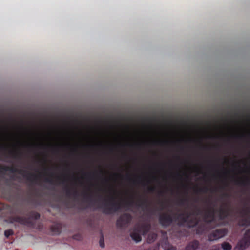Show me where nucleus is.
Instances as JSON below:
<instances>
[{
  "instance_id": "1",
  "label": "nucleus",
  "mask_w": 250,
  "mask_h": 250,
  "mask_svg": "<svg viewBox=\"0 0 250 250\" xmlns=\"http://www.w3.org/2000/svg\"><path fill=\"white\" fill-rule=\"evenodd\" d=\"M184 222H191V225H196L201 219L207 222H210L214 218V210L212 208H201L198 207L194 206L189 210L186 211L181 214V217Z\"/></svg>"
},
{
  "instance_id": "2",
  "label": "nucleus",
  "mask_w": 250,
  "mask_h": 250,
  "mask_svg": "<svg viewBox=\"0 0 250 250\" xmlns=\"http://www.w3.org/2000/svg\"><path fill=\"white\" fill-rule=\"evenodd\" d=\"M99 199L103 208L108 213L115 212L121 208L122 203L117 201V197L114 191H110L105 196L100 195Z\"/></svg>"
},
{
  "instance_id": "3",
  "label": "nucleus",
  "mask_w": 250,
  "mask_h": 250,
  "mask_svg": "<svg viewBox=\"0 0 250 250\" xmlns=\"http://www.w3.org/2000/svg\"><path fill=\"white\" fill-rule=\"evenodd\" d=\"M151 228L150 224L147 222H143L137 225L130 233L132 239L139 242L142 240L141 235H146Z\"/></svg>"
},
{
  "instance_id": "4",
  "label": "nucleus",
  "mask_w": 250,
  "mask_h": 250,
  "mask_svg": "<svg viewBox=\"0 0 250 250\" xmlns=\"http://www.w3.org/2000/svg\"><path fill=\"white\" fill-rule=\"evenodd\" d=\"M40 217V214L36 212H32L28 218L15 216L12 218V222H17L21 224L30 226L33 224L32 219H38Z\"/></svg>"
},
{
  "instance_id": "5",
  "label": "nucleus",
  "mask_w": 250,
  "mask_h": 250,
  "mask_svg": "<svg viewBox=\"0 0 250 250\" xmlns=\"http://www.w3.org/2000/svg\"><path fill=\"white\" fill-rule=\"evenodd\" d=\"M250 245V228L245 232L243 238L238 242L234 250H243Z\"/></svg>"
},
{
  "instance_id": "6",
  "label": "nucleus",
  "mask_w": 250,
  "mask_h": 250,
  "mask_svg": "<svg viewBox=\"0 0 250 250\" xmlns=\"http://www.w3.org/2000/svg\"><path fill=\"white\" fill-rule=\"evenodd\" d=\"M227 234V230L225 229H218L212 231L208 235V240L210 241L217 240L224 237Z\"/></svg>"
},
{
  "instance_id": "7",
  "label": "nucleus",
  "mask_w": 250,
  "mask_h": 250,
  "mask_svg": "<svg viewBox=\"0 0 250 250\" xmlns=\"http://www.w3.org/2000/svg\"><path fill=\"white\" fill-rule=\"evenodd\" d=\"M173 212L169 211L167 213H162L159 217V221L163 226H167L170 224L172 221Z\"/></svg>"
},
{
  "instance_id": "8",
  "label": "nucleus",
  "mask_w": 250,
  "mask_h": 250,
  "mask_svg": "<svg viewBox=\"0 0 250 250\" xmlns=\"http://www.w3.org/2000/svg\"><path fill=\"white\" fill-rule=\"evenodd\" d=\"M131 216L127 213L122 215L117 221V225L122 227L127 225L131 221Z\"/></svg>"
},
{
  "instance_id": "9",
  "label": "nucleus",
  "mask_w": 250,
  "mask_h": 250,
  "mask_svg": "<svg viewBox=\"0 0 250 250\" xmlns=\"http://www.w3.org/2000/svg\"><path fill=\"white\" fill-rule=\"evenodd\" d=\"M66 195L69 198H75L78 195V191L75 188H66L65 189Z\"/></svg>"
},
{
  "instance_id": "10",
  "label": "nucleus",
  "mask_w": 250,
  "mask_h": 250,
  "mask_svg": "<svg viewBox=\"0 0 250 250\" xmlns=\"http://www.w3.org/2000/svg\"><path fill=\"white\" fill-rule=\"evenodd\" d=\"M250 213L246 215L243 217L239 221V225L241 226H248L250 225Z\"/></svg>"
},
{
  "instance_id": "11",
  "label": "nucleus",
  "mask_w": 250,
  "mask_h": 250,
  "mask_svg": "<svg viewBox=\"0 0 250 250\" xmlns=\"http://www.w3.org/2000/svg\"><path fill=\"white\" fill-rule=\"evenodd\" d=\"M161 246L165 250H174L173 249V247L170 245L168 242L167 241V238L166 239H164L163 240L161 241Z\"/></svg>"
},
{
  "instance_id": "12",
  "label": "nucleus",
  "mask_w": 250,
  "mask_h": 250,
  "mask_svg": "<svg viewBox=\"0 0 250 250\" xmlns=\"http://www.w3.org/2000/svg\"><path fill=\"white\" fill-rule=\"evenodd\" d=\"M157 235L155 233H150L148 235L147 241L149 243H153L156 239Z\"/></svg>"
},
{
  "instance_id": "13",
  "label": "nucleus",
  "mask_w": 250,
  "mask_h": 250,
  "mask_svg": "<svg viewBox=\"0 0 250 250\" xmlns=\"http://www.w3.org/2000/svg\"><path fill=\"white\" fill-rule=\"evenodd\" d=\"M199 246V242L197 241H194L192 242V243L189 245L188 248V250H190V247H191L193 250H195L198 248Z\"/></svg>"
},
{
  "instance_id": "14",
  "label": "nucleus",
  "mask_w": 250,
  "mask_h": 250,
  "mask_svg": "<svg viewBox=\"0 0 250 250\" xmlns=\"http://www.w3.org/2000/svg\"><path fill=\"white\" fill-rule=\"evenodd\" d=\"M222 248L224 250H230L231 246L229 243L224 242L222 244Z\"/></svg>"
},
{
  "instance_id": "15",
  "label": "nucleus",
  "mask_w": 250,
  "mask_h": 250,
  "mask_svg": "<svg viewBox=\"0 0 250 250\" xmlns=\"http://www.w3.org/2000/svg\"><path fill=\"white\" fill-rule=\"evenodd\" d=\"M153 141L155 143H158L161 145H164L165 144H167L169 142V141L167 139L165 140H154Z\"/></svg>"
},
{
  "instance_id": "16",
  "label": "nucleus",
  "mask_w": 250,
  "mask_h": 250,
  "mask_svg": "<svg viewBox=\"0 0 250 250\" xmlns=\"http://www.w3.org/2000/svg\"><path fill=\"white\" fill-rule=\"evenodd\" d=\"M13 233V231L11 229H8L4 231V235L7 238L12 235Z\"/></svg>"
},
{
  "instance_id": "17",
  "label": "nucleus",
  "mask_w": 250,
  "mask_h": 250,
  "mask_svg": "<svg viewBox=\"0 0 250 250\" xmlns=\"http://www.w3.org/2000/svg\"><path fill=\"white\" fill-rule=\"evenodd\" d=\"M99 243H100V246L102 247V248H104V239L103 237H102L100 239V241H99Z\"/></svg>"
},
{
  "instance_id": "18",
  "label": "nucleus",
  "mask_w": 250,
  "mask_h": 250,
  "mask_svg": "<svg viewBox=\"0 0 250 250\" xmlns=\"http://www.w3.org/2000/svg\"><path fill=\"white\" fill-rule=\"evenodd\" d=\"M6 148V146L0 144V149H4Z\"/></svg>"
},
{
  "instance_id": "19",
  "label": "nucleus",
  "mask_w": 250,
  "mask_h": 250,
  "mask_svg": "<svg viewBox=\"0 0 250 250\" xmlns=\"http://www.w3.org/2000/svg\"><path fill=\"white\" fill-rule=\"evenodd\" d=\"M33 145V144H26V145H25V146H32Z\"/></svg>"
},
{
  "instance_id": "20",
  "label": "nucleus",
  "mask_w": 250,
  "mask_h": 250,
  "mask_svg": "<svg viewBox=\"0 0 250 250\" xmlns=\"http://www.w3.org/2000/svg\"><path fill=\"white\" fill-rule=\"evenodd\" d=\"M129 204H132L133 203V201L132 200L128 201Z\"/></svg>"
},
{
  "instance_id": "21",
  "label": "nucleus",
  "mask_w": 250,
  "mask_h": 250,
  "mask_svg": "<svg viewBox=\"0 0 250 250\" xmlns=\"http://www.w3.org/2000/svg\"><path fill=\"white\" fill-rule=\"evenodd\" d=\"M128 145H129L130 146H132V144H128Z\"/></svg>"
},
{
  "instance_id": "22",
  "label": "nucleus",
  "mask_w": 250,
  "mask_h": 250,
  "mask_svg": "<svg viewBox=\"0 0 250 250\" xmlns=\"http://www.w3.org/2000/svg\"><path fill=\"white\" fill-rule=\"evenodd\" d=\"M166 234V233H164V236L165 237V235Z\"/></svg>"
}]
</instances>
